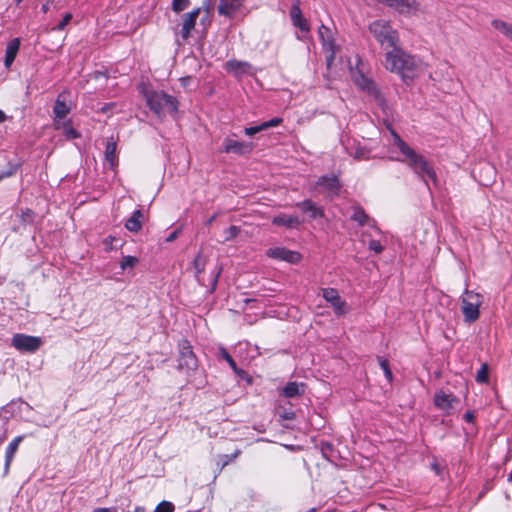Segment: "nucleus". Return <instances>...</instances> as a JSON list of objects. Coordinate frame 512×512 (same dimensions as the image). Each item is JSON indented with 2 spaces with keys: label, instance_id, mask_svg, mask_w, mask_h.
Listing matches in <instances>:
<instances>
[{
  "label": "nucleus",
  "instance_id": "obj_55",
  "mask_svg": "<svg viewBox=\"0 0 512 512\" xmlns=\"http://www.w3.org/2000/svg\"><path fill=\"white\" fill-rule=\"evenodd\" d=\"M5 119H6L5 113L2 110H0V123L4 122Z\"/></svg>",
  "mask_w": 512,
  "mask_h": 512
},
{
  "label": "nucleus",
  "instance_id": "obj_21",
  "mask_svg": "<svg viewBox=\"0 0 512 512\" xmlns=\"http://www.w3.org/2000/svg\"><path fill=\"white\" fill-rule=\"evenodd\" d=\"M23 439H24V436H17L7 446L6 452H5V465H4V474L5 475L8 474L10 465L14 458V455Z\"/></svg>",
  "mask_w": 512,
  "mask_h": 512
},
{
  "label": "nucleus",
  "instance_id": "obj_58",
  "mask_svg": "<svg viewBox=\"0 0 512 512\" xmlns=\"http://www.w3.org/2000/svg\"><path fill=\"white\" fill-rule=\"evenodd\" d=\"M42 10H43V12H47V11H48V5H47V4H44V5L42 6Z\"/></svg>",
  "mask_w": 512,
  "mask_h": 512
},
{
  "label": "nucleus",
  "instance_id": "obj_22",
  "mask_svg": "<svg viewBox=\"0 0 512 512\" xmlns=\"http://www.w3.org/2000/svg\"><path fill=\"white\" fill-rule=\"evenodd\" d=\"M296 207L305 213H309L311 219L324 217V210L309 199L296 203Z\"/></svg>",
  "mask_w": 512,
  "mask_h": 512
},
{
  "label": "nucleus",
  "instance_id": "obj_30",
  "mask_svg": "<svg viewBox=\"0 0 512 512\" xmlns=\"http://www.w3.org/2000/svg\"><path fill=\"white\" fill-rule=\"evenodd\" d=\"M54 123L57 129L62 130V133L67 139H76L80 137L79 132L72 127L69 121L60 122L59 120H54Z\"/></svg>",
  "mask_w": 512,
  "mask_h": 512
},
{
  "label": "nucleus",
  "instance_id": "obj_59",
  "mask_svg": "<svg viewBox=\"0 0 512 512\" xmlns=\"http://www.w3.org/2000/svg\"><path fill=\"white\" fill-rule=\"evenodd\" d=\"M508 481L512 484V469H511V472L508 475Z\"/></svg>",
  "mask_w": 512,
  "mask_h": 512
},
{
  "label": "nucleus",
  "instance_id": "obj_31",
  "mask_svg": "<svg viewBox=\"0 0 512 512\" xmlns=\"http://www.w3.org/2000/svg\"><path fill=\"white\" fill-rule=\"evenodd\" d=\"M492 26L512 41V24L496 19L492 21Z\"/></svg>",
  "mask_w": 512,
  "mask_h": 512
},
{
  "label": "nucleus",
  "instance_id": "obj_54",
  "mask_svg": "<svg viewBox=\"0 0 512 512\" xmlns=\"http://www.w3.org/2000/svg\"><path fill=\"white\" fill-rule=\"evenodd\" d=\"M237 375L239 376H242L243 374H245V371L242 370V369H239L237 366H236V370H233Z\"/></svg>",
  "mask_w": 512,
  "mask_h": 512
},
{
  "label": "nucleus",
  "instance_id": "obj_45",
  "mask_svg": "<svg viewBox=\"0 0 512 512\" xmlns=\"http://www.w3.org/2000/svg\"><path fill=\"white\" fill-rule=\"evenodd\" d=\"M117 239L113 236H108L103 240V244L105 246L106 251H110L114 249L113 242Z\"/></svg>",
  "mask_w": 512,
  "mask_h": 512
},
{
  "label": "nucleus",
  "instance_id": "obj_7",
  "mask_svg": "<svg viewBox=\"0 0 512 512\" xmlns=\"http://www.w3.org/2000/svg\"><path fill=\"white\" fill-rule=\"evenodd\" d=\"M319 36L323 44V48L326 52V64L330 67L334 61L337 47L335 45L334 38L332 36L331 30L325 25H321L319 27Z\"/></svg>",
  "mask_w": 512,
  "mask_h": 512
},
{
  "label": "nucleus",
  "instance_id": "obj_63",
  "mask_svg": "<svg viewBox=\"0 0 512 512\" xmlns=\"http://www.w3.org/2000/svg\"><path fill=\"white\" fill-rule=\"evenodd\" d=\"M22 0H17V5L21 3Z\"/></svg>",
  "mask_w": 512,
  "mask_h": 512
},
{
  "label": "nucleus",
  "instance_id": "obj_60",
  "mask_svg": "<svg viewBox=\"0 0 512 512\" xmlns=\"http://www.w3.org/2000/svg\"><path fill=\"white\" fill-rule=\"evenodd\" d=\"M432 468L438 473L439 470H438V465L437 464H433L432 465Z\"/></svg>",
  "mask_w": 512,
  "mask_h": 512
},
{
  "label": "nucleus",
  "instance_id": "obj_8",
  "mask_svg": "<svg viewBox=\"0 0 512 512\" xmlns=\"http://www.w3.org/2000/svg\"><path fill=\"white\" fill-rule=\"evenodd\" d=\"M254 149L252 142L238 141L231 137H226L223 141V152L237 155L250 154Z\"/></svg>",
  "mask_w": 512,
  "mask_h": 512
},
{
  "label": "nucleus",
  "instance_id": "obj_53",
  "mask_svg": "<svg viewBox=\"0 0 512 512\" xmlns=\"http://www.w3.org/2000/svg\"><path fill=\"white\" fill-rule=\"evenodd\" d=\"M241 454L239 449H236L234 453L231 454V458L236 459Z\"/></svg>",
  "mask_w": 512,
  "mask_h": 512
},
{
  "label": "nucleus",
  "instance_id": "obj_20",
  "mask_svg": "<svg viewBox=\"0 0 512 512\" xmlns=\"http://www.w3.org/2000/svg\"><path fill=\"white\" fill-rule=\"evenodd\" d=\"M225 69L233 73L235 76L240 77L244 74H248L251 70L250 63L246 61H238L235 59L229 60L225 64Z\"/></svg>",
  "mask_w": 512,
  "mask_h": 512
},
{
  "label": "nucleus",
  "instance_id": "obj_6",
  "mask_svg": "<svg viewBox=\"0 0 512 512\" xmlns=\"http://www.w3.org/2000/svg\"><path fill=\"white\" fill-rule=\"evenodd\" d=\"M42 345V339L38 336L15 334L12 338V346L20 352H36Z\"/></svg>",
  "mask_w": 512,
  "mask_h": 512
},
{
  "label": "nucleus",
  "instance_id": "obj_47",
  "mask_svg": "<svg viewBox=\"0 0 512 512\" xmlns=\"http://www.w3.org/2000/svg\"><path fill=\"white\" fill-rule=\"evenodd\" d=\"M21 218L23 222H31L33 220V212L30 209H27L22 213Z\"/></svg>",
  "mask_w": 512,
  "mask_h": 512
},
{
  "label": "nucleus",
  "instance_id": "obj_23",
  "mask_svg": "<svg viewBox=\"0 0 512 512\" xmlns=\"http://www.w3.org/2000/svg\"><path fill=\"white\" fill-rule=\"evenodd\" d=\"M143 220L144 214L142 210L137 209L132 213L130 218L127 219L125 228L130 232L137 233L142 229Z\"/></svg>",
  "mask_w": 512,
  "mask_h": 512
},
{
  "label": "nucleus",
  "instance_id": "obj_10",
  "mask_svg": "<svg viewBox=\"0 0 512 512\" xmlns=\"http://www.w3.org/2000/svg\"><path fill=\"white\" fill-rule=\"evenodd\" d=\"M179 368L193 370L197 366L196 357L189 342L184 340L179 344Z\"/></svg>",
  "mask_w": 512,
  "mask_h": 512
},
{
  "label": "nucleus",
  "instance_id": "obj_16",
  "mask_svg": "<svg viewBox=\"0 0 512 512\" xmlns=\"http://www.w3.org/2000/svg\"><path fill=\"white\" fill-rule=\"evenodd\" d=\"M201 12V8H195L182 16L181 37L186 40L190 37L191 31L195 28L196 20Z\"/></svg>",
  "mask_w": 512,
  "mask_h": 512
},
{
  "label": "nucleus",
  "instance_id": "obj_52",
  "mask_svg": "<svg viewBox=\"0 0 512 512\" xmlns=\"http://www.w3.org/2000/svg\"><path fill=\"white\" fill-rule=\"evenodd\" d=\"M219 273L218 272L214 277H213V280H212V289L215 288L216 284H217V280H218V276H219Z\"/></svg>",
  "mask_w": 512,
  "mask_h": 512
},
{
  "label": "nucleus",
  "instance_id": "obj_2",
  "mask_svg": "<svg viewBox=\"0 0 512 512\" xmlns=\"http://www.w3.org/2000/svg\"><path fill=\"white\" fill-rule=\"evenodd\" d=\"M388 128L394 139L395 146L402 155V157H395L393 159L405 163L423 181L426 182L427 179H430L436 183L437 176L430 162L402 140L392 128Z\"/></svg>",
  "mask_w": 512,
  "mask_h": 512
},
{
  "label": "nucleus",
  "instance_id": "obj_5",
  "mask_svg": "<svg viewBox=\"0 0 512 512\" xmlns=\"http://www.w3.org/2000/svg\"><path fill=\"white\" fill-rule=\"evenodd\" d=\"M481 304L482 296L466 288L461 299V309L466 322L472 323L479 318V307Z\"/></svg>",
  "mask_w": 512,
  "mask_h": 512
},
{
  "label": "nucleus",
  "instance_id": "obj_1",
  "mask_svg": "<svg viewBox=\"0 0 512 512\" xmlns=\"http://www.w3.org/2000/svg\"><path fill=\"white\" fill-rule=\"evenodd\" d=\"M385 68L398 74L406 82L414 79L424 69L423 61L401 48V45L387 50L385 53Z\"/></svg>",
  "mask_w": 512,
  "mask_h": 512
},
{
  "label": "nucleus",
  "instance_id": "obj_37",
  "mask_svg": "<svg viewBox=\"0 0 512 512\" xmlns=\"http://www.w3.org/2000/svg\"><path fill=\"white\" fill-rule=\"evenodd\" d=\"M154 512H174V505L169 501H162L156 506Z\"/></svg>",
  "mask_w": 512,
  "mask_h": 512
},
{
  "label": "nucleus",
  "instance_id": "obj_61",
  "mask_svg": "<svg viewBox=\"0 0 512 512\" xmlns=\"http://www.w3.org/2000/svg\"><path fill=\"white\" fill-rule=\"evenodd\" d=\"M307 512H316V509L315 508H311Z\"/></svg>",
  "mask_w": 512,
  "mask_h": 512
},
{
  "label": "nucleus",
  "instance_id": "obj_57",
  "mask_svg": "<svg viewBox=\"0 0 512 512\" xmlns=\"http://www.w3.org/2000/svg\"><path fill=\"white\" fill-rule=\"evenodd\" d=\"M134 512H145V508L141 507V506H138V507L135 508Z\"/></svg>",
  "mask_w": 512,
  "mask_h": 512
},
{
  "label": "nucleus",
  "instance_id": "obj_29",
  "mask_svg": "<svg viewBox=\"0 0 512 512\" xmlns=\"http://www.w3.org/2000/svg\"><path fill=\"white\" fill-rule=\"evenodd\" d=\"M117 144L116 141L111 138L107 141L105 148V159L110 164L111 168H114L117 165V155H116Z\"/></svg>",
  "mask_w": 512,
  "mask_h": 512
},
{
  "label": "nucleus",
  "instance_id": "obj_62",
  "mask_svg": "<svg viewBox=\"0 0 512 512\" xmlns=\"http://www.w3.org/2000/svg\"><path fill=\"white\" fill-rule=\"evenodd\" d=\"M487 169H488L489 171L493 172V169H492L489 165H487Z\"/></svg>",
  "mask_w": 512,
  "mask_h": 512
},
{
  "label": "nucleus",
  "instance_id": "obj_56",
  "mask_svg": "<svg viewBox=\"0 0 512 512\" xmlns=\"http://www.w3.org/2000/svg\"><path fill=\"white\" fill-rule=\"evenodd\" d=\"M216 217H217V214L212 215V216L208 219V221H207V225H210V224H211V223L216 219Z\"/></svg>",
  "mask_w": 512,
  "mask_h": 512
},
{
  "label": "nucleus",
  "instance_id": "obj_15",
  "mask_svg": "<svg viewBox=\"0 0 512 512\" xmlns=\"http://www.w3.org/2000/svg\"><path fill=\"white\" fill-rule=\"evenodd\" d=\"M290 18L293 26L299 28L302 32H309L310 25L302 15L300 0H293L290 10Z\"/></svg>",
  "mask_w": 512,
  "mask_h": 512
},
{
  "label": "nucleus",
  "instance_id": "obj_26",
  "mask_svg": "<svg viewBox=\"0 0 512 512\" xmlns=\"http://www.w3.org/2000/svg\"><path fill=\"white\" fill-rule=\"evenodd\" d=\"M193 268H194V276L198 283L200 285H205L204 279L202 278L201 274L204 272L206 264H207V257L203 256L201 252L197 254L195 259L193 260Z\"/></svg>",
  "mask_w": 512,
  "mask_h": 512
},
{
  "label": "nucleus",
  "instance_id": "obj_11",
  "mask_svg": "<svg viewBox=\"0 0 512 512\" xmlns=\"http://www.w3.org/2000/svg\"><path fill=\"white\" fill-rule=\"evenodd\" d=\"M354 82L359 88L366 91L369 95L373 96L380 105H383L384 98L382 97L381 92L379 91L376 84L372 80H370L369 78L365 77L362 74H359L354 76Z\"/></svg>",
  "mask_w": 512,
  "mask_h": 512
},
{
  "label": "nucleus",
  "instance_id": "obj_18",
  "mask_svg": "<svg viewBox=\"0 0 512 512\" xmlns=\"http://www.w3.org/2000/svg\"><path fill=\"white\" fill-rule=\"evenodd\" d=\"M68 96L69 93L66 91H63L58 95L53 108L55 120L60 121L70 112L71 107L68 103Z\"/></svg>",
  "mask_w": 512,
  "mask_h": 512
},
{
  "label": "nucleus",
  "instance_id": "obj_19",
  "mask_svg": "<svg viewBox=\"0 0 512 512\" xmlns=\"http://www.w3.org/2000/svg\"><path fill=\"white\" fill-rule=\"evenodd\" d=\"M317 185L327 190L332 195H337L341 188L339 179L334 175L321 176L317 181Z\"/></svg>",
  "mask_w": 512,
  "mask_h": 512
},
{
  "label": "nucleus",
  "instance_id": "obj_32",
  "mask_svg": "<svg viewBox=\"0 0 512 512\" xmlns=\"http://www.w3.org/2000/svg\"><path fill=\"white\" fill-rule=\"evenodd\" d=\"M349 155L352 156L356 160H367L370 158V150L364 147H356L354 151H350Z\"/></svg>",
  "mask_w": 512,
  "mask_h": 512
},
{
  "label": "nucleus",
  "instance_id": "obj_27",
  "mask_svg": "<svg viewBox=\"0 0 512 512\" xmlns=\"http://www.w3.org/2000/svg\"><path fill=\"white\" fill-rule=\"evenodd\" d=\"M351 219L356 221L358 223V225L360 226H365V225H368V226H371V227H375L376 228V224H375V221L373 219H371L366 213L365 211L360 208V207H356L354 209V213L353 215L351 216Z\"/></svg>",
  "mask_w": 512,
  "mask_h": 512
},
{
  "label": "nucleus",
  "instance_id": "obj_9",
  "mask_svg": "<svg viewBox=\"0 0 512 512\" xmlns=\"http://www.w3.org/2000/svg\"><path fill=\"white\" fill-rule=\"evenodd\" d=\"M266 255L270 258L285 261L290 264H297L300 262L302 256L299 252L289 250L285 247H273L267 250Z\"/></svg>",
  "mask_w": 512,
  "mask_h": 512
},
{
  "label": "nucleus",
  "instance_id": "obj_43",
  "mask_svg": "<svg viewBox=\"0 0 512 512\" xmlns=\"http://www.w3.org/2000/svg\"><path fill=\"white\" fill-rule=\"evenodd\" d=\"M369 249L379 254L384 250V247L377 240H371L368 245Z\"/></svg>",
  "mask_w": 512,
  "mask_h": 512
},
{
  "label": "nucleus",
  "instance_id": "obj_50",
  "mask_svg": "<svg viewBox=\"0 0 512 512\" xmlns=\"http://www.w3.org/2000/svg\"><path fill=\"white\" fill-rule=\"evenodd\" d=\"M464 419L467 421V422H472L473 419H474V415L472 412L470 411H467L465 414H464Z\"/></svg>",
  "mask_w": 512,
  "mask_h": 512
},
{
  "label": "nucleus",
  "instance_id": "obj_39",
  "mask_svg": "<svg viewBox=\"0 0 512 512\" xmlns=\"http://www.w3.org/2000/svg\"><path fill=\"white\" fill-rule=\"evenodd\" d=\"M379 364H380V367L382 368V370H383V372L385 374L386 379L389 382H391L392 379H393V376H392V372L390 370L388 361L384 360V359H380Z\"/></svg>",
  "mask_w": 512,
  "mask_h": 512
},
{
  "label": "nucleus",
  "instance_id": "obj_42",
  "mask_svg": "<svg viewBox=\"0 0 512 512\" xmlns=\"http://www.w3.org/2000/svg\"><path fill=\"white\" fill-rule=\"evenodd\" d=\"M72 19V14L71 13H66L63 17V19L60 21V23L57 25V27L55 28L56 30H64L65 27L68 25V23L71 21Z\"/></svg>",
  "mask_w": 512,
  "mask_h": 512
},
{
  "label": "nucleus",
  "instance_id": "obj_12",
  "mask_svg": "<svg viewBox=\"0 0 512 512\" xmlns=\"http://www.w3.org/2000/svg\"><path fill=\"white\" fill-rule=\"evenodd\" d=\"M383 2L401 14H415L420 7L417 0H383Z\"/></svg>",
  "mask_w": 512,
  "mask_h": 512
},
{
  "label": "nucleus",
  "instance_id": "obj_25",
  "mask_svg": "<svg viewBox=\"0 0 512 512\" xmlns=\"http://www.w3.org/2000/svg\"><path fill=\"white\" fill-rule=\"evenodd\" d=\"M20 47V40L19 38L12 39L7 47L5 52V59H4V65L6 68H10L12 63L14 62L16 55L19 51Z\"/></svg>",
  "mask_w": 512,
  "mask_h": 512
},
{
  "label": "nucleus",
  "instance_id": "obj_38",
  "mask_svg": "<svg viewBox=\"0 0 512 512\" xmlns=\"http://www.w3.org/2000/svg\"><path fill=\"white\" fill-rule=\"evenodd\" d=\"M189 5V0H173L172 1V10L176 13H179L186 9Z\"/></svg>",
  "mask_w": 512,
  "mask_h": 512
},
{
  "label": "nucleus",
  "instance_id": "obj_24",
  "mask_svg": "<svg viewBox=\"0 0 512 512\" xmlns=\"http://www.w3.org/2000/svg\"><path fill=\"white\" fill-rule=\"evenodd\" d=\"M272 224L276 226H285L286 228H295L301 224V220L297 216L279 214L273 217Z\"/></svg>",
  "mask_w": 512,
  "mask_h": 512
},
{
  "label": "nucleus",
  "instance_id": "obj_14",
  "mask_svg": "<svg viewBox=\"0 0 512 512\" xmlns=\"http://www.w3.org/2000/svg\"><path fill=\"white\" fill-rule=\"evenodd\" d=\"M245 0H220L218 13L221 16L232 18L244 6Z\"/></svg>",
  "mask_w": 512,
  "mask_h": 512
},
{
  "label": "nucleus",
  "instance_id": "obj_41",
  "mask_svg": "<svg viewBox=\"0 0 512 512\" xmlns=\"http://www.w3.org/2000/svg\"><path fill=\"white\" fill-rule=\"evenodd\" d=\"M261 131H264V128H262V123L260 125H256V126H252V127H247V128L244 129V133L247 136H253L256 133H259Z\"/></svg>",
  "mask_w": 512,
  "mask_h": 512
},
{
  "label": "nucleus",
  "instance_id": "obj_36",
  "mask_svg": "<svg viewBox=\"0 0 512 512\" xmlns=\"http://www.w3.org/2000/svg\"><path fill=\"white\" fill-rule=\"evenodd\" d=\"M219 355L228 363L232 370H236V362L224 347L219 348Z\"/></svg>",
  "mask_w": 512,
  "mask_h": 512
},
{
  "label": "nucleus",
  "instance_id": "obj_28",
  "mask_svg": "<svg viewBox=\"0 0 512 512\" xmlns=\"http://www.w3.org/2000/svg\"><path fill=\"white\" fill-rule=\"evenodd\" d=\"M304 393V384L297 382H289L283 388V394L287 398H294L301 396Z\"/></svg>",
  "mask_w": 512,
  "mask_h": 512
},
{
  "label": "nucleus",
  "instance_id": "obj_46",
  "mask_svg": "<svg viewBox=\"0 0 512 512\" xmlns=\"http://www.w3.org/2000/svg\"><path fill=\"white\" fill-rule=\"evenodd\" d=\"M16 171H17V166L15 165V166H12L9 170L1 172L0 173V180L2 178H6V177L12 176L13 174L16 173Z\"/></svg>",
  "mask_w": 512,
  "mask_h": 512
},
{
  "label": "nucleus",
  "instance_id": "obj_13",
  "mask_svg": "<svg viewBox=\"0 0 512 512\" xmlns=\"http://www.w3.org/2000/svg\"><path fill=\"white\" fill-rule=\"evenodd\" d=\"M323 298L331 304L337 315H343L345 313V302L341 299L338 291L334 288H323Z\"/></svg>",
  "mask_w": 512,
  "mask_h": 512
},
{
  "label": "nucleus",
  "instance_id": "obj_44",
  "mask_svg": "<svg viewBox=\"0 0 512 512\" xmlns=\"http://www.w3.org/2000/svg\"><path fill=\"white\" fill-rule=\"evenodd\" d=\"M221 462L218 463L219 470H223L230 462H232L234 459L231 458V455H221L220 456Z\"/></svg>",
  "mask_w": 512,
  "mask_h": 512
},
{
  "label": "nucleus",
  "instance_id": "obj_33",
  "mask_svg": "<svg viewBox=\"0 0 512 512\" xmlns=\"http://www.w3.org/2000/svg\"><path fill=\"white\" fill-rule=\"evenodd\" d=\"M489 367L487 363H483L480 367V369L476 373V381L478 383H487L489 380Z\"/></svg>",
  "mask_w": 512,
  "mask_h": 512
},
{
  "label": "nucleus",
  "instance_id": "obj_48",
  "mask_svg": "<svg viewBox=\"0 0 512 512\" xmlns=\"http://www.w3.org/2000/svg\"><path fill=\"white\" fill-rule=\"evenodd\" d=\"M201 10L203 9L207 16H209L210 12L212 11L213 5L210 0H205L203 2V6L200 7Z\"/></svg>",
  "mask_w": 512,
  "mask_h": 512
},
{
  "label": "nucleus",
  "instance_id": "obj_40",
  "mask_svg": "<svg viewBox=\"0 0 512 512\" xmlns=\"http://www.w3.org/2000/svg\"><path fill=\"white\" fill-rule=\"evenodd\" d=\"M282 118H272L271 120L269 121H265L262 123V128H264V130L268 129V128H271V127H276L278 125H280L282 123Z\"/></svg>",
  "mask_w": 512,
  "mask_h": 512
},
{
  "label": "nucleus",
  "instance_id": "obj_17",
  "mask_svg": "<svg viewBox=\"0 0 512 512\" xmlns=\"http://www.w3.org/2000/svg\"><path fill=\"white\" fill-rule=\"evenodd\" d=\"M434 404L438 409L449 412L456 405L459 404V399L452 394H447L443 391L436 392L434 397Z\"/></svg>",
  "mask_w": 512,
  "mask_h": 512
},
{
  "label": "nucleus",
  "instance_id": "obj_34",
  "mask_svg": "<svg viewBox=\"0 0 512 512\" xmlns=\"http://www.w3.org/2000/svg\"><path fill=\"white\" fill-rule=\"evenodd\" d=\"M240 233V227L232 225L224 231L223 242H228L235 239Z\"/></svg>",
  "mask_w": 512,
  "mask_h": 512
},
{
  "label": "nucleus",
  "instance_id": "obj_4",
  "mask_svg": "<svg viewBox=\"0 0 512 512\" xmlns=\"http://www.w3.org/2000/svg\"><path fill=\"white\" fill-rule=\"evenodd\" d=\"M368 29L375 40L386 51L393 49L400 44L398 31L394 29L387 20H375L369 24Z\"/></svg>",
  "mask_w": 512,
  "mask_h": 512
},
{
  "label": "nucleus",
  "instance_id": "obj_35",
  "mask_svg": "<svg viewBox=\"0 0 512 512\" xmlns=\"http://www.w3.org/2000/svg\"><path fill=\"white\" fill-rule=\"evenodd\" d=\"M138 262V259L134 256H124L120 262V267L122 270L127 268H133Z\"/></svg>",
  "mask_w": 512,
  "mask_h": 512
},
{
  "label": "nucleus",
  "instance_id": "obj_3",
  "mask_svg": "<svg viewBox=\"0 0 512 512\" xmlns=\"http://www.w3.org/2000/svg\"><path fill=\"white\" fill-rule=\"evenodd\" d=\"M144 96L147 106L158 118L174 115L178 110V100L164 91H146Z\"/></svg>",
  "mask_w": 512,
  "mask_h": 512
},
{
  "label": "nucleus",
  "instance_id": "obj_51",
  "mask_svg": "<svg viewBox=\"0 0 512 512\" xmlns=\"http://www.w3.org/2000/svg\"><path fill=\"white\" fill-rule=\"evenodd\" d=\"M92 512H111V510H110V508L100 507V508H95Z\"/></svg>",
  "mask_w": 512,
  "mask_h": 512
},
{
  "label": "nucleus",
  "instance_id": "obj_49",
  "mask_svg": "<svg viewBox=\"0 0 512 512\" xmlns=\"http://www.w3.org/2000/svg\"><path fill=\"white\" fill-rule=\"evenodd\" d=\"M181 233V228L174 230L169 236L166 238V242L170 243L177 239L179 234Z\"/></svg>",
  "mask_w": 512,
  "mask_h": 512
}]
</instances>
